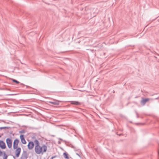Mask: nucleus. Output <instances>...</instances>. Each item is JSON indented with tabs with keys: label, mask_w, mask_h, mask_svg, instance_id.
<instances>
[{
	"label": "nucleus",
	"mask_w": 159,
	"mask_h": 159,
	"mask_svg": "<svg viewBox=\"0 0 159 159\" xmlns=\"http://www.w3.org/2000/svg\"><path fill=\"white\" fill-rule=\"evenodd\" d=\"M35 143L36 145L35 146L34 151L35 152L38 154H43L46 152L47 150V147L45 145H43L41 146L39 145V142L37 140H35Z\"/></svg>",
	"instance_id": "nucleus-1"
},
{
	"label": "nucleus",
	"mask_w": 159,
	"mask_h": 159,
	"mask_svg": "<svg viewBox=\"0 0 159 159\" xmlns=\"http://www.w3.org/2000/svg\"><path fill=\"white\" fill-rule=\"evenodd\" d=\"M13 149L15 150L14 151L15 157H18L20 156L21 152V148L20 147H18V148Z\"/></svg>",
	"instance_id": "nucleus-2"
},
{
	"label": "nucleus",
	"mask_w": 159,
	"mask_h": 159,
	"mask_svg": "<svg viewBox=\"0 0 159 159\" xmlns=\"http://www.w3.org/2000/svg\"><path fill=\"white\" fill-rule=\"evenodd\" d=\"M6 142L8 147L9 148H11L12 146V142L11 140L9 138L7 139Z\"/></svg>",
	"instance_id": "nucleus-3"
},
{
	"label": "nucleus",
	"mask_w": 159,
	"mask_h": 159,
	"mask_svg": "<svg viewBox=\"0 0 159 159\" xmlns=\"http://www.w3.org/2000/svg\"><path fill=\"white\" fill-rule=\"evenodd\" d=\"M19 142V140L18 139H15L13 143V148L15 149L18 148V146Z\"/></svg>",
	"instance_id": "nucleus-4"
},
{
	"label": "nucleus",
	"mask_w": 159,
	"mask_h": 159,
	"mask_svg": "<svg viewBox=\"0 0 159 159\" xmlns=\"http://www.w3.org/2000/svg\"><path fill=\"white\" fill-rule=\"evenodd\" d=\"M0 147L2 149H5L6 146L5 143L2 140H0Z\"/></svg>",
	"instance_id": "nucleus-5"
},
{
	"label": "nucleus",
	"mask_w": 159,
	"mask_h": 159,
	"mask_svg": "<svg viewBox=\"0 0 159 159\" xmlns=\"http://www.w3.org/2000/svg\"><path fill=\"white\" fill-rule=\"evenodd\" d=\"M34 147V143L32 142H29L28 145V147L29 149L31 150Z\"/></svg>",
	"instance_id": "nucleus-6"
},
{
	"label": "nucleus",
	"mask_w": 159,
	"mask_h": 159,
	"mask_svg": "<svg viewBox=\"0 0 159 159\" xmlns=\"http://www.w3.org/2000/svg\"><path fill=\"white\" fill-rule=\"evenodd\" d=\"M3 155V159H7V156L5 152H2L0 149V156Z\"/></svg>",
	"instance_id": "nucleus-7"
},
{
	"label": "nucleus",
	"mask_w": 159,
	"mask_h": 159,
	"mask_svg": "<svg viewBox=\"0 0 159 159\" xmlns=\"http://www.w3.org/2000/svg\"><path fill=\"white\" fill-rule=\"evenodd\" d=\"M20 139H21L22 143L23 144H25L26 143V141L25 140L23 135H21L20 136Z\"/></svg>",
	"instance_id": "nucleus-8"
},
{
	"label": "nucleus",
	"mask_w": 159,
	"mask_h": 159,
	"mask_svg": "<svg viewBox=\"0 0 159 159\" xmlns=\"http://www.w3.org/2000/svg\"><path fill=\"white\" fill-rule=\"evenodd\" d=\"M70 102L71 104L72 105H79L81 104L78 101H71Z\"/></svg>",
	"instance_id": "nucleus-9"
},
{
	"label": "nucleus",
	"mask_w": 159,
	"mask_h": 159,
	"mask_svg": "<svg viewBox=\"0 0 159 159\" xmlns=\"http://www.w3.org/2000/svg\"><path fill=\"white\" fill-rule=\"evenodd\" d=\"M149 100V98H146L145 99H143L141 101V102L142 103L144 104L145 102H147Z\"/></svg>",
	"instance_id": "nucleus-10"
},
{
	"label": "nucleus",
	"mask_w": 159,
	"mask_h": 159,
	"mask_svg": "<svg viewBox=\"0 0 159 159\" xmlns=\"http://www.w3.org/2000/svg\"><path fill=\"white\" fill-rule=\"evenodd\" d=\"M63 155H64V157L65 158H66L67 159H69V157L68 156V154L66 153H63Z\"/></svg>",
	"instance_id": "nucleus-11"
},
{
	"label": "nucleus",
	"mask_w": 159,
	"mask_h": 159,
	"mask_svg": "<svg viewBox=\"0 0 159 159\" xmlns=\"http://www.w3.org/2000/svg\"><path fill=\"white\" fill-rule=\"evenodd\" d=\"M12 81L13 82H16V83H17V84H18L19 83V82L18 81H17L15 80H14V79H12Z\"/></svg>",
	"instance_id": "nucleus-12"
},
{
	"label": "nucleus",
	"mask_w": 159,
	"mask_h": 159,
	"mask_svg": "<svg viewBox=\"0 0 159 159\" xmlns=\"http://www.w3.org/2000/svg\"><path fill=\"white\" fill-rule=\"evenodd\" d=\"M49 103H51V104H52L53 105H56L57 104V103L55 102H49Z\"/></svg>",
	"instance_id": "nucleus-13"
}]
</instances>
